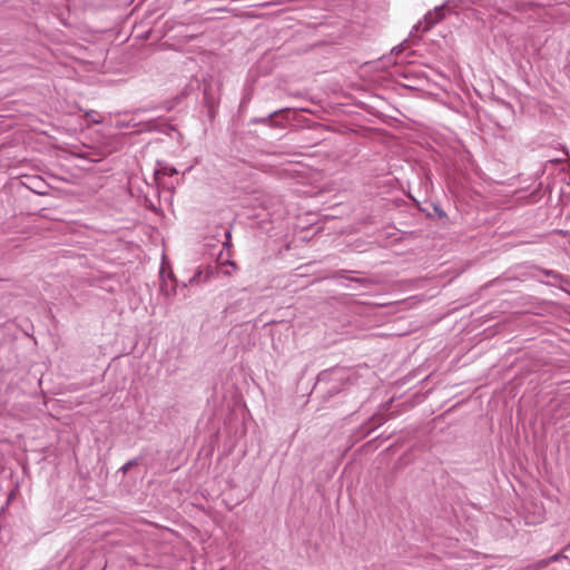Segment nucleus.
I'll use <instances>...</instances> for the list:
<instances>
[{"label":"nucleus","mask_w":570,"mask_h":570,"mask_svg":"<svg viewBox=\"0 0 570 570\" xmlns=\"http://www.w3.org/2000/svg\"><path fill=\"white\" fill-rule=\"evenodd\" d=\"M444 18V6L436 7L433 11L428 12L423 20L413 26L411 35L422 31L426 32Z\"/></svg>","instance_id":"f257e3e1"},{"label":"nucleus","mask_w":570,"mask_h":570,"mask_svg":"<svg viewBox=\"0 0 570 570\" xmlns=\"http://www.w3.org/2000/svg\"><path fill=\"white\" fill-rule=\"evenodd\" d=\"M160 293L166 297H173L177 292V279L171 271L168 273L161 267L160 273Z\"/></svg>","instance_id":"f03ea898"},{"label":"nucleus","mask_w":570,"mask_h":570,"mask_svg":"<svg viewBox=\"0 0 570 570\" xmlns=\"http://www.w3.org/2000/svg\"><path fill=\"white\" fill-rule=\"evenodd\" d=\"M212 274H213L212 268H209V267L206 268L205 274H204V271L200 267H198L196 269L195 274L188 279V283L184 284V287H186L187 285H196V284L205 283L210 278Z\"/></svg>","instance_id":"7ed1b4c3"},{"label":"nucleus","mask_w":570,"mask_h":570,"mask_svg":"<svg viewBox=\"0 0 570 570\" xmlns=\"http://www.w3.org/2000/svg\"><path fill=\"white\" fill-rule=\"evenodd\" d=\"M291 109L289 108H283V109H278V110H274L272 112H269L267 116L265 117H254L249 120V124L250 125H266V126H269L271 127V121H272V117L273 116H277V115H286V114H289Z\"/></svg>","instance_id":"20e7f679"},{"label":"nucleus","mask_w":570,"mask_h":570,"mask_svg":"<svg viewBox=\"0 0 570 570\" xmlns=\"http://www.w3.org/2000/svg\"><path fill=\"white\" fill-rule=\"evenodd\" d=\"M146 129L149 131L154 130L169 135L170 131L175 130V127L165 122L164 120H151L146 124Z\"/></svg>","instance_id":"39448f33"},{"label":"nucleus","mask_w":570,"mask_h":570,"mask_svg":"<svg viewBox=\"0 0 570 570\" xmlns=\"http://www.w3.org/2000/svg\"><path fill=\"white\" fill-rule=\"evenodd\" d=\"M554 414L557 415V419H564L567 416V413L570 412V402L569 401H561L558 404H556L553 409Z\"/></svg>","instance_id":"423d86ee"},{"label":"nucleus","mask_w":570,"mask_h":570,"mask_svg":"<svg viewBox=\"0 0 570 570\" xmlns=\"http://www.w3.org/2000/svg\"><path fill=\"white\" fill-rule=\"evenodd\" d=\"M287 121H288V114L273 116L272 121H271V127L272 128H285Z\"/></svg>","instance_id":"0eeeda50"},{"label":"nucleus","mask_w":570,"mask_h":570,"mask_svg":"<svg viewBox=\"0 0 570 570\" xmlns=\"http://www.w3.org/2000/svg\"><path fill=\"white\" fill-rule=\"evenodd\" d=\"M347 273H348L347 271L341 269L337 272V277L348 279V277L346 276ZM350 281L353 283L360 284L361 286H364V287L370 284V281L366 278L351 277Z\"/></svg>","instance_id":"6e6552de"},{"label":"nucleus","mask_w":570,"mask_h":570,"mask_svg":"<svg viewBox=\"0 0 570 570\" xmlns=\"http://www.w3.org/2000/svg\"><path fill=\"white\" fill-rule=\"evenodd\" d=\"M236 269V265L234 262L227 261L226 263H223L219 268L218 273L225 276L232 275Z\"/></svg>","instance_id":"1a4fd4ad"},{"label":"nucleus","mask_w":570,"mask_h":570,"mask_svg":"<svg viewBox=\"0 0 570 570\" xmlns=\"http://www.w3.org/2000/svg\"><path fill=\"white\" fill-rule=\"evenodd\" d=\"M141 461V458L140 456H137V458H134L129 461H127L120 469L119 471L122 472V473H127L132 466H136L140 463Z\"/></svg>","instance_id":"9d476101"},{"label":"nucleus","mask_w":570,"mask_h":570,"mask_svg":"<svg viewBox=\"0 0 570 570\" xmlns=\"http://www.w3.org/2000/svg\"><path fill=\"white\" fill-rule=\"evenodd\" d=\"M433 212L439 218H445L446 213L442 209V207L438 204H433Z\"/></svg>","instance_id":"9b49d317"},{"label":"nucleus","mask_w":570,"mask_h":570,"mask_svg":"<svg viewBox=\"0 0 570 570\" xmlns=\"http://www.w3.org/2000/svg\"><path fill=\"white\" fill-rule=\"evenodd\" d=\"M560 558H561V554L557 553V554H554V556L550 557L549 559L543 560L541 563L546 566V564H548V563H549V562H551V561H557V560H559Z\"/></svg>","instance_id":"f8f14e48"},{"label":"nucleus","mask_w":570,"mask_h":570,"mask_svg":"<svg viewBox=\"0 0 570 570\" xmlns=\"http://www.w3.org/2000/svg\"><path fill=\"white\" fill-rule=\"evenodd\" d=\"M164 170H165L166 175H168V176H174L178 173L177 169L174 167H166Z\"/></svg>","instance_id":"ddd939ff"},{"label":"nucleus","mask_w":570,"mask_h":570,"mask_svg":"<svg viewBox=\"0 0 570 570\" xmlns=\"http://www.w3.org/2000/svg\"><path fill=\"white\" fill-rule=\"evenodd\" d=\"M403 49H404L403 43H402V45H399V46H396V47H394V48L392 49V53L399 55L401 51H403Z\"/></svg>","instance_id":"4468645a"},{"label":"nucleus","mask_w":570,"mask_h":570,"mask_svg":"<svg viewBox=\"0 0 570 570\" xmlns=\"http://www.w3.org/2000/svg\"><path fill=\"white\" fill-rule=\"evenodd\" d=\"M96 114H97L96 111L90 110V111L87 114V116H88V117H91V119H97V118H96V116H94V115H96Z\"/></svg>","instance_id":"2eb2a0df"},{"label":"nucleus","mask_w":570,"mask_h":570,"mask_svg":"<svg viewBox=\"0 0 570 570\" xmlns=\"http://www.w3.org/2000/svg\"><path fill=\"white\" fill-rule=\"evenodd\" d=\"M548 275H550L552 277H559V275L557 273L552 272V271L548 272Z\"/></svg>","instance_id":"dca6fc26"},{"label":"nucleus","mask_w":570,"mask_h":570,"mask_svg":"<svg viewBox=\"0 0 570 570\" xmlns=\"http://www.w3.org/2000/svg\"><path fill=\"white\" fill-rule=\"evenodd\" d=\"M249 100V97L245 96L242 100V105L246 104Z\"/></svg>","instance_id":"f3484780"},{"label":"nucleus","mask_w":570,"mask_h":570,"mask_svg":"<svg viewBox=\"0 0 570 570\" xmlns=\"http://www.w3.org/2000/svg\"><path fill=\"white\" fill-rule=\"evenodd\" d=\"M117 127L118 128H125V127H127V125H125V122H120V124L117 125Z\"/></svg>","instance_id":"a211bd4d"},{"label":"nucleus","mask_w":570,"mask_h":570,"mask_svg":"<svg viewBox=\"0 0 570 570\" xmlns=\"http://www.w3.org/2000/svg\"><path fill=\"white\" fill-rule=\"evenodd\" d=\"M92 121H94L95 124H100L102 120H101L100 118H99V119L97 118V119H92Z\"/></svg>","instance_id":"6ab92c4d"}]
</instances>
